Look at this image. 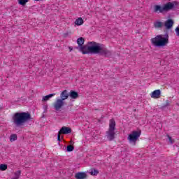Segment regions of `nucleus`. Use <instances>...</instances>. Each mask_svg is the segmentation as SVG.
<instances>
[{"mask_svg": "<svg viewBox=\"0 0 179 179\" xmlns=\"http://www.w3.org/2000/svg\"><path fill=\"white\" fill-rule=\"evenodd\" d=\"M69 96L71 97V99H76L78 97H79V94L76 91L71 90L69 93Z\"/></svg>", "mask_w": 179, "mask_h": 179, "instance_id": "obj_13", "label": "nucleus"}, {"mask_svg": "<svg viewBox=\"0 0 179 179\" xmlns=\"http://www.w3.org/2000/svg\"><path fill=\"white\" fill-rule=\"evenodd\" d=\"M168 139L171 144L174 143V139L171 138V136H168Z\"/></svg>", "mask_w": 179, "mask_h": 179, "instance_id": "obj_23", "label": "nucleus"}, {"mask_svg": "<svg viewBox=\"0 0 179 179\" xmlns=\"http://www.w3.org/2000/svg\"><path fill=\"white\" fill-rule=\"evenodd\" d=\"M169 34L157 35L151 38V43L154 47H166L169 44Z\"/></svg>", "mask_w": 179, "mask_h": 179, "instance_id": "obj_3", "label": "nucleus"}, {"mask_svg": "<svg viewBox=\"0 0 179 179\" xmlns=\"http://www.w3.org/2000/svg\"><path fill=\"white\" fill-rule=\"evenodd\" d=\"M90 173L91 176H97V174H99V171L94 169H91L90 170Z\"/></svg>", "mask_w": 179, "mask_h": 179, "instance_id": "obj_17", "label": "nucleus"}, {"mask_svg": "<svg viewBox=\"0 0 179 179\" xmlns=\"http://www.w3.org/2000/svg\"><path fill=\"white\" fill-rule=\"evenodd\" d=\"M68 97H69V93L68 90H64L60 94V98L57 97L55 101L53 103V107L55 111H59L64 106H65V100H67Z\"/></svg>", "mask_w": 179, "mask_h": 179, "instance_id": "obj_4", "label": "nucleus"}, {"mask_svg": "<svg viewBox=\"0 0 179 179\" xmlns=\"http://www.w3.org/2000/svg\"><path fill=\"white\" fill-rule=\"evenodd\" d=\"M77 44L78 45V47H76L77 50H79L80 47L83 46V44H85V38L83 37L78 38L77 39Z\"/></svg>", "mask_w": 179, "mask_h": 179, "instance_id": "obj_12", "label": "nucleus"}, {"mask_svg": "<svg viewBox=\"0 0 179 179\" xmlns=\"http://www.w3.org/2000/svg\"><path fill=\"white\" fill-rule=\"evenodd\" d=\"M175 4L174 3L168 2L164 4L163 6L160 5L154 6V12L155 13H163V12H169L171 9H174Z\"/></svg>", "mask_w": 179, "mask_h": 179, "instance_id": "obj_5", "label": "nucleus"}, {"mask_svg": "<svg viewBox=\"0 0 179 179\" xmlns=\"http://www.w3.org/2000/svg\"><path fill=\"white\" fill-rule=\"evenodd\" d=\"M34 1H40V0H34Z\"/></svg>", "mask_w": 179, "mask_h": 179, "instance_id": "obj_27", "label": "nucleus"}, {"mask_svg": "<svg viewBox=\"0 0 179 179\" xmlns=\"http://www.w3.org/2000/svg\"><path fill=\"white\" fill-rule=\"evenodd\" d=\"M12 120L14 125L20 128V127H23L24 124L31 121V115L29 112H17L13 115Z\"/></svg>", "mask_w": 179, "mask_h": 179, "instance_id": "obj_2", "label": "nucleus"}, {"mask_svg": "<svg viewBox=\"0 0 179 179\" xmlns=\"http://www.w3.org/2000/svg\"><path fill=\"white\" fill-rule=\"evenodd\" d=\"M168 106H170V101H169V100H166L165 104L164 105V107H168Z\"/></svg>", "mask_w": 179, "mask_h": 179, "instance_id": "obj_24", "label": "nucleus"}, {"mask_svg": "<svg viewBox=\"0 0 179 179\" xmlns=\"http://www.w3.org/2000/svg\"><path fill=\"white\" fill-rule=\"evenodd\" d=\"M20 174H22V171H17L15 173H14V178H13L12 179H19V177H20Z\"/></svg>", "mask_w": 179, "mask_h": 179, "instance_id": "obj_18", "label": "nucleus"}, {"mask_svg": "<svg viewBox=\"0 0 179 179\" xmlns=\"http://www.w3.org/2000/svg\"><path fill=\"white\" fill-rule=\"evenodd\" d=\"M57 141H59V142H61V134H59V132L57 134Z\"/></svg>", "mask_w": 179, "mask_h": 179, "instance_id": "obj_25", "label": "nucleus"}, {"mask_svg": "<svg viewBox=\"0 0 179 179\" xmlns=\"http://www.w3.org/2000/svg\"><path fill=\"white\" fill-rule=\"evenodd\" d=\"M7 169H8V165L4 164H0V170L1 171H5V170H6Z\"/></svg>", "mask_w": 179, "mask_h": 179, "instance_id": "obj_20", "label": "nucleus"}, {"mask_svg": "<svg viewBox=\"0 0 179 179\" xmlns=\"http://www.w3.org/2000/svg\"><path fill=\"white\" fill-rule=\"evenodd\" d=\"M16 139H17V136L16 134H12L10 136V142H15V141H16Z\"/></svg>", "mask_w": 179, "mask_h": 179, "instance_id": "obj_19", "label": "nucleus"}, {"mask_svg": "<svg viewBox=\"0 0 179 179\" xmlns=\"http://www.w3.org/2000/svg\"><path fill=\"white\" fill-rule=\"evenodd\" d=\"M78 50L83 54H99V55H103L106 57H111L113 54L104 45L94 41L88 42V45H83Z\"/></svg>", "mask_w": 179, "mask_h": 179, "instance_id": "obj_1", "label": "nucleus"}, {"mask_svg": "<svg viewBox=\"0 0 179 179\" xmlns=\"http://www.w3.org/2000/svg\"><path fill=\"white\" fill-rule=\"evenodd\" d=\"M69 50H70V51H72V48H69Z\"/></svg>", "mask_w": 179, "mask_h": 179, "instance_id": "obj_26", "label": "nucleus"}, {"mask_svg": "<svg viewBox=\"0 0 179 179\" xmlns=\"http://www.w3.org/2000/svg\"><path fill=\"white\" fill-rule=\"evenodd\" d=\"M160 94H162L160 90H157L152 92L151 97L152 99H159Z\"/></svg>", "mask_w": 179, "mask_h": 179, "instance_id": "obj_11", "label": "nucleus"}, {"mask_svg": "<svg viewBox=\"0 0 179 179\" xmlns=\"http://www.w3.org/2000/svg\"><path fill=\"white\" fill-rule=\"evenodd\" d=\"M106 138L108 141H114L115 138V120H110L109 129L106 131Z\"/></svg>", "mask_w": 179, "mask_h": 179, "instance_id": "obj_6", "label": "nucleus"}, {"mask_svg": "<svg viewBox=\"0 0 179 179\" xmlns=\"http://www.w3.org/2000/svg\"><path fill=\"white\" fill-rule=\"evenodd\" d=\"M141 131H134L131 134H130L128 136V140L129 142L135 143L138 139H139V136H141Z\"/></svg>", "mask_w": 179, "mask_h": 179, "instance_id": "obj_7", "label": "nucleus"}, {"mask_svg": "<svg viewBox=\"0 0 179 179\" xmlns=\"http://www.w3.org/2000/svg\"><path fill=\"white\" fill-rule=\"evenodd\" d=\"M74 149L75 148L73 145H69L67 146L66 150L67 152H73Z\"/></svg>", "mask_w": 179, "mask_h": 179, "instance_id": "obj_22", "label": "nucleus"}, {"mask_svg": "<svg viewBox=\"0 0 179 179\" xmlns=\"http://www.w3.org/2000/svg\"><path fill=\"white\" fill-rule=\"evenodd\" d=\"M163 26H164V23H163L162 21H156L154 22V27L155 29H162Z\"/></svg>", "mask_w": 179, "mask_h": 179, "instance_id": "obj_14", "label": "nucleus"}, {"mask_svg": "<svg viewBox=\"0 0 179 179\" xmlns=\"http://www.w3.org/2000/svg\"><path fill=\"white\" fill-rule=\"evenodd\" d=\"M54 96H55V93L46 95L43 97L42 100L43 101H48V100H50V99H51V97H54Z\"/></svg>", "mask_w": 179, "mask_h": 179, "instance_id": "obj_15", "label": "nucleus"}, {"mask_svg": "<svg viewBox=\"0 0 179 179\" xmlns=\"http://www.w3.org/2000/svg\"><path fill=\"white\" fill-rule=\"evenodd\" d=\"M75 24L77 26H82V24H83V19H82V17H78L76 20Z\"/></svg>", "mask_w": 179, "mask_h": 179, "instance_id": "obj_16", "label": "nucleus"}, {"mask_svg": "<svg viewBox=\"0 0 179 179\" xmlns=\"http://www.w3.org/2000/svg\"><path fill=\"white\" fill-rule=\"evenodd\" d=\"M174 25V21L172 19H169L164 22V26L167 30H170Z\"/></svg>", "mask_w": 179, "mask_h": 179, "instance_id": "obj_9", "label": "nucleus"}, {"mask_svg": "<svg viewBox=\"0 0 179 179\" xmlns=\"http://www.w3.org/2000/svg\"><path fill=\"white\" fill-rule=\"evenodd\" d=\"M27 2H29V0H18V3L22 6H24Z\"/></svg>", "mask_w": 179, "mask_h": 179, "instance_id": "obj_21", "label": "nucleus"}, {"mask_svg": "<svg viewBox=\"0 0 179 179\" xmlns=\"http://www.w3.org/2000/svg\"><path fill=\"white\" fill-rule=\"evenodd\" d=\"M71 132H72V129L66 127H62L59 131V133L63 135H68V134H71Z\"/></svg>", "mask_w": 179, "mask_h": 179, "instance_id": "obj_8", "label": "nucleus"}, {"mask_svg": "<svg viewBox=\"0 0 179 179\" xmlns=\"http://www.w3.org/2000/svg\"><path fill=\"white\" fill-rule=\"evenodd\" d=\"M76 179H86L87 178V174L85 172H78L75 175Z\"/></svg>", "mask_w": 179, "mask_h": 179, "instance_id": "obj_10", "label": "nucleus"}]
</instances>
